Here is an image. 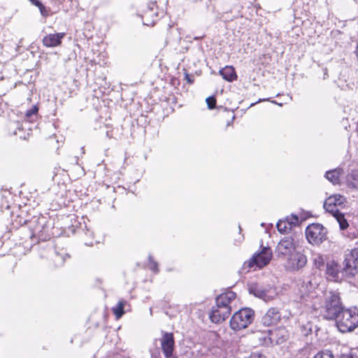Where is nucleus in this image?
Wrapping results in <instances>:
<instances>
[{
    "label": "nucleus",
    "mask_w": 358,
    "mask_h": 358,
    "mask_svg": "<svg viewBox=\"0 0 358 358\" xmlns=\"http://www.w3.org/2000/svg\"><path fill=\"white\" fill-rule=\"evenodd\" d=\"M346 204V199L341 194L331 195L324 203V208L335 217L341 230L346 229L349 226L345 214L341 212L345 208Z\"/></svg>",
    "instance_id": "nucleus-1"
},
{
    "label": "nucleus",
    "mask_w": 358,
    "mask_h": 358,
    "mask_svg": "<svg viewBox=\"0 0 358 358\" xmlns=\"http://www.w3.org/2000/svg\"><path fill=\"white\" fill-rule=\"evenodd\" d=\"M343 308L338 294L329 292L326 294L324 301L320 307V314L326 320H336Z\"/></svg>",
    "instance_id": "nucleus-2"
},
{
    "label": "nucleus",
    "mask_w": 358,
    "mask_h": 358,
    "mask_svg": "<svg viewBox=\"0 0 358 358\" xmlns=\"http://www.w3.org/2000/svg\"><path fill=\"white\" fill-rule=\"evenodd\" d=\"M336 326L342 333L353 331L358 327V309L343 308L336 319Z\"/></svg>",
    "instance_id": "nucleus-3"
},
{
    "label": "nucleus",
    "mask_w": 358,
    "mask_h": 358,
    "mask_svg": "<svg viewBox=\"0 0 358 358\" xmlns=\"http://www.w3.org/2000/svg\"><path fill=\"white\" fill-rule=\"evenodd\" d=\"M299 249H301L299 241L292 236H288L279 241L275 252L279 259H285Z\"/></svg>",
    "instance_id": "nucleus-4"
},
{
    "label": "nucleus",
    "mask_w": 358,
    "mask_h": 358,
    "mask_svg": "<svg viewBox=\"0 0 358 358\" xmlns=\"http://www.w3.org/2000/svg\"><path fill=\"white\" fill-rule=\"evenodd\" d=\"M255 317L254 311L250 308H242L236 312L230 320V327L234 331L247 328Z\"/></svg>",
    "instance_id": "nucleus-5"
},
{
    "label": "nucleus",
    "mask_w": 358,
    "mask_h": 358,
    "mask_svg": "<svg viewBox=\"0 0 358 358\" xmlns=\"http://www.w3.org/2000/svg\"><path fill=\"white\" fill-rule=\"evenodd\" d=\"M249 292L267 302L273 300L278 294L276 288L271 285L253 283L249 286Z\"/></svg>",
    "instance_id": "nucleus-6"
},
{
    "label": "nucleus",
    "mask_w": 358,
    "mask_h": 358,
    "mask_svg": "<svg viewBox=\"0 0 358 358\" xmlns=\"http://www.w3.org/2000/svg\"><path fill=\"white\" fill-rule=\"evenodd\" d=\"M327 229L318 223L308 225L306 229V239L312 245H320L327 239Z\"/></svg>",
    "instance_id": "nucleus-7"
},
{
    "label": "nucleus",
    "mask_w": 358,
    "mask_h": 358,
    "mask_svg": "<svg viewBox=\"0 0 358 358\" xmlns=\"http://www.w3.org/2000/svg\"><path fill=\"white\" fill-rule=\"evenodd\" d=\"M343 272L349 276H353L358 272V248L345 251Z\"/></svg>",
    "instance_id": "nucleus-8"
},
{
    "label": "nucleus",
    "mask_w": 358,
    "mask_h": 358,
    "mask_svg": "<svg viewBox=\"0 0 358 358\" xmlns=\"http://www.w3.org/2000/svg\"><path fill=\"white\" fill-rule=\"evenodd\" d=\"M272 255L271 249L268 247H264L260 252L255 254L250 259L245 262L244 266H247L249 268L253 267L262 268L270 262Z\"/></svg>",
    "instance_id": "nucleus-9"
},
{
    "label": "nucleus",
    "mask_w": 358,
    "mask_h": 358,
    "mask_svg": "<svg viewBox=\"0 0 358 358\" xmlns=\"http://www.w3.org/2000/svg\"><path fill=\"white\" fill-rule=\"evenodd\" d=\"M285 267L287 270L295 272L303 268L308 262L307 257L300 249L285 258Z\"/></svg>",
    "instance_id": "nucleus-10"
},
{
    "label": "nucleus",
    "mask_w": 358,
    "mask_h": 358,
    "mask_svg": "<svg viewBox=\"0 0 358 358\" xmlns=\"http://www.w3.org/2000/svg\"><path fill=\"white\" fill-rule=\"evenodd\" d=\"M161 348L165 358H172L174 350V338L172 333L162 332V336L159 339Z\"/></svg>",
    "instance_id": "nucleus-11"
},
{
    "label": "nucleus",
    "mask_w": 358,
    "mask_h": 358,
    "mask_svg": "<svg viewBox=\"0 0 358 358\" xmlns=\"http://www.w3.org/2000/svg\"><path fill=\"white\" fill-rule=\"evenodd\" d=\"M231 314V309L229 308H222L216 303L215 306H213L210 313V318L214 323H220L227 318Z\"/></svg>",
    "instance_id": "nucleus-12"
},
{
    "label": "nucleus",
    "mask_w": 358,
    "mask_h": 358,
    "mask_svg": "<svg viewBox=\"0 0 358 358\" xmlns=\"http://www.w3.org/2000/svg\"><path fill=\"white\" fill-rule=\"evenodd\" d=\"M299 222V217L296 215L287 216L284 219L280 220L276 224L279 232L283 234L290 231L293 227Z\"/></svg>",
    "instance_id": "nucleus-13"
},
{
    "label": "nucleus",
    "mask_w": 358,
    "mask_h": 358,
    "mask_svg": "<svg viewBox=\"0 0 358 358\" xmlns=\"http://www.w3.org/2000/svg\"><path fill=\"white\" fill-rule=\"evenodd\" d=\"M269 340L271 343L280 344L285 341L289 337L287 330L284 327H279L268 331Z\"/></svg>",
    "instance_id": "nucleus-14"
},
{
    "label": "nucleus",
    "mask_w": 358,
    "mask_h": 358,
    "mask_svg": "<svg viewBox=\"0 0 358 358\" xmlns=\"http://www.w3.org/2000/svg\"><path fill=\"white\" fill-rule=\"evenodd\" d=\"M281 318V314L276 308H271L262 317V322L265 326L276 324Z\"/></svg>",
    "instance_id": "nucleus-15"
},
{
    "label": "nucleus",
    "mask_w": 358,
    "mask_h": 358,
    "mask_svg": "<svg viewBox=\"0 0 358 358\" xmlns=\"http://www.w3.org/2000/svg\"><path fill=\"white\" fill-rule=\"evenodd\" d=\"M236 299V294L232 291L222 293L216 298V303L222 308H229L231 310V304Z\"/></svg>",
    "instance_id": "nucleus-16"
},
{
    "label": "nucleus",
    "mask_w": 358,
    "mask_h": 358,
    "mask_svg": "<svg viewBox=\"0 0 358 358\" xmlns=\"http://www.w3.org/2000/svg\"><path fill=\"white\" fill-rule=\"evenodd\" d=\"M65 35V33L63 32L48 34L43 38V44L48 48L59 46Z\"/></svg>",
    "instance_id": "nucleus-17"
},
{
    "label": "nucleus",
    "mask_w": 358,
    "mask_h": 358,
    "mask_svg": "<svg viewBox=\"0 0 358 358\" xmlns=\"http://www.w3.org/2000/svg\"><path fill=\"white\" fill-rule=\"evenodd\" d=\"M37 222V225L35 227L30 226L31 231H32V235L34 236L38 237L39 239H45L46 238L45 234V222L44 219H38V218H34V220L31 222V223Z\"/></svg>",
    "instance_id": "nucleus-18"
},
{
    "label": "nucleus",
    "mask_w": 358,
    "mask_h": 358,
    "mask_svg": "<svg viewBox=\"0 0 358 358\" xmlns=\"http://www.w3.org/2000/svg\"><path fill=\"white\" fill-rule=\"evenodd\" d=\"M314 289V285L309 279H304L298 283V293L301 299L306 298Z\"/></svg>",
    "instance_id": "nucleus-19"
},
{
    "label": "nucleus",
    "mask_w": 358,
    "mask_h": 358,
    "mask_svg": "<svg viewBox=\"0 0 358 358\" xmlns=\"http://www.w3.org/2000/svg\"><path fill=\"white\" fill-rule=\"evenodd\" d=\"M327 275L333 280H337L339 278V273H343L341 271L340 265L335 261H330L327 263Z\"/></svg>",
    "instance_id": "nucleus-20"
},
{
    "label": "nucleus",
    "mask_w": 358,
    "mask_h": 358,
    "mask_svg": "<svg viewBox=\"0 0 358 358\" xmlns=\"http://www.w3.org/2000/svg\"><path fill=\"white\" fill-rule=\"evenodd\" d=\"M220 75L228 82H233L237 79V75L234 68L231 66H226L219 71Z\"/></svg>",
    "instance_id": "nucleus-21"
},
{
    "label": "nucleus",
    "mask_w": 358,
    "mask_h": 358,
    "mask_svg": "<svg viewBox=\"0 0 358 358\" xmlns=\"http://www.w3.org/2000/svg\"><path fill=\"white\" fill-rule=\"evenodd\" d=\"M342 173L343 170L341 169H335L327 171L325 177L329 181L332 182L334 185H337L339 184L340 182V177Z\"/></svg>",
    "instance_id": "nucleus-22"
},
{
    "label": "nucleus",
    "mask_w": 358,
    "mask_h": 358,
    "mask_svg": "<svg viewBox=\"0 0 358 358\" xmlns=\"http://www.w3.org/2000/svg\"><path fill=\"white\" fill-rule=\"evenodd\" d=\"M126 303V301L124 300H120L118 301L117 304L112 308V311L116 317V319H120L122 317L124 313V307Z\"/></svg>",
    "instance_id": "nucleus-23"
},
{
    "label": "nucleus",
    "mask_w": 358,
    "mask_h": 358,
    "mask_svg": "<svg viewBox=\"0 0 358 358\" xmlns=\"http://www.w3.org/2000/svg\"><path fill=\"white\" fill-rule=\"evenodd\" d=\"M312 260L313 262L314 266L321 269L324 266L325 259L324 256L320 253L313 252L312 254Z\"/></svg>",
    "instance_id": "nucleus-24"
},
{
    "label": "nucleus",
    "mask_w": 358,
    "mask_h": 358,
    "mask_svg": "<svg viewBox=\"0 0 358 358\" xmlns=\"http://www.w3.org/2000/svg\"><path fill=\"white\" fill-rule=\"evenodd\" d=\"M68 258H69V255L67 253L64 252H56L54 262L57 266H60L64 263L65 260Z\"/></svg>",
    "instance_id": "nucleus-25"
},
{
    "label": "nucleus",
    "mask_w": 358,
    "mask_h": 358,
    "mask_svg": "<svg viewBox=\"0 0 358 358\" xmlns=\"http://www.w3.org/2000/svg\"><path fill=\"white\" fill-rule=\"evenodd\" d=\"M38 110L36 106H34L28 110L25 114V120L30 122L34 121L37 116Z\"/></svg>",
    "instance_id": "nucleus-26"
},
{
    "label": "nucleus",
    "mask_w": 358,
    "mask_h": 358,
    "mask_svg": "<svg viewBox=\"0 0 358 358\" xmlns=\"http://www.w3.org/2000/svg\"><path fill=\"white\" fill-rule=\"evenodd\" d=\"M21 129V124L20 122H10L8 124V133L10 135H16L17 134V131Z\"/></svg>",
    "instance_id": "nucleus-27"
},
{
    "label": "nucleus",
    "mask_w": 358,
    "mask_h": 358,
    "mask_svg": "<svg viewBox=\"0 0 358 358\" xmlns=\"http://www.w3.org/2000/svg\"><path fill=\"white\" fill-rule=\"evenodd\" d=\"M314 358H334V355L330 350H322L318 352Z\"/></svg>",
    "instance_id": "nucleus-28"
},
{
    "label": "nucleus",
    "mask_w": 358,
    "mask_h": 358,
    "mask_svg": "<svg viewBox=\"0 0 358 358\" xmlns=\"http://www.w3.org/2000/svg\"><path fill=\"white\" fill-rule=\"evenodd\" d=\"M148 259H149V263H148L149 268L150 270H152V271L157 273L159 271L157 263L155 261H154V259L151 255H150L148 257Z\"/></svg>",
    "instance_id": "nucleus-29"
},
{
    "label": "nucleus",
    "mask_w": 358,
    "mask_h": 358,
    "mask_svg": "<svg viewBox=\"0 0 358 358\" xmlns=\"http://www.w3.org/2000/svg\"><path fill=\"white\" fill-rule=\"evenodd\" d=\"M206 103L209 109H213L216 106V100L213 96H209L206 99Z\"/></svg>",
    "instance_id": "nucleus-30"
},
{
    "label": "nucleus",
    "mask_w": 358,
    "mask_h": 358,
    "mask_svg": "<svg viewBox=\"0 0 358 358\" xmlns=\"http://www.w3.org/2000/svg\"><path fill=\"white\" fill-rule=\"evenodd\" d=\"M302 328L303 329V334L305 335H308L313 331V324L310 322H308L306 325H303Z\"/></svg>",
    "instance_id": "nucleus-31"
},
{
    "label": "nucleus",
    "mask_w": 358,
    "mask_h": 358,
    "mask_svg": "<svg viewBox=\"0 0 358 358\" xmlns=\"http://www.w3.org/2000/svg\"><path fill=\"white\" fill-rule=\"evenodd\" d=\"M340 358H358V356L354 353H348L342 355Z\"/></svg>",
    "instance_id": "nucleus-32"
},
{
    "label": "nucleus",
    "mask_w": 358,
    "mask_h": 358,
    "mask_svg": "<svg viewBox=\"0 0 358 358\" xmlns=\"http://www.w3.org/2000/svg\"><path fill=\"white\" fill-rule=\"evenodd\" d=\"M38 8L40 10L41 14L43 16H47L48 15V11L43 5H42V6L39 7Z\"/></svg>",
    "instance_id": "nucleus-33"
},
{
    "label": "nucleus",
    "mask_w": 358,
    "mask_h": 358,
    "mask_svg": "<svg viewBox=\"0 0 358 358\" xmlns=\"http://www.w3.org/2000/svg\"><path fill=\"white\" fill-rule=\"evenodd\" d=\"M32 4L38 8L42 6L43 3L39 0H29Z\"/></svg>",
    "instance_id": "nucleus-34"
},
{
    "label": "nucleus",
    "mask_w": 358,
    "mask_h": 358,
    "mask_svg": "<svg viewBox=\"0 0 358 358\" xmlns=\"http://www.w3.org/2000/svg\"><path fill=\"white\" fill-rule=\"evenodd\" d=\"M155 6V3L154 2H152L150 5H149V8L152 10H153V8L154 6Z\"/></svg>",
    "instance_id": "nucleus-35"
},
{
    "label": "nucleus",
    "mask_w": 358,
    "mask_h": 358,
    "mask_svg": "<svg viewBox=\"0 0 358 358\" xmlns=\"http://www.w3.org/2000/svg\"><path fill=\"white\" fill-rule=\"evenodd\" d=\"M328 76V74H327V70L325 69H324V79H325Z\"/></svg>",
    "instance_id": "nucleus-36"
},
{
    "label": "nucleus",
    "mask_w": 358,
    "mask_h": 358,
    "mask_svg": "<svg viewBox=\"0 0 358 358\" xmlns=\"http://www.w3.org/2000/svg\"><path fill=\"white\" fill-rule=\"evenodd\" d=\"M188 79V82L189 83H191L192 81L190 80V78H187Z\"/></svg>",
    "instance_id": "nucleus-37"
}]
</instances>
